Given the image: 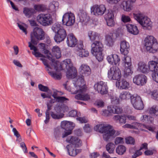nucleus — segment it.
<instances>
[{
  "label": "nucleus",
  "instance_id": "nucleus-1",
  "mask_svg": "<svg viewBox=\"0 0 158 158\" xmlns=\"http://www.w3.org/2000/svg\"><path fill=\"white\" fill-rule=\"evenodd\" d=\"M45 38L44 32L43 30L40 28L36 27L35 28L32 32L31 34V42H29V47L31 50H33L32 54L36 57H44L45 56L39 52H37L38 49L33 44H36L37 40H44Z\"/></svg>",
  "mask_w": 158,
  "mask_h": 158
},
{
  "label": "nucleus",
  "instance_id": "nucleus-2",
  "mask_svg": "<svg viewBox=\"0 0 158 158\" xmlns=\"http://www.w3.org/2000/svg\"><path fill=\"white\" fill-rule=\"evenodd\" d=\"M94 128L96 131L104 133L103 135V139L106 141H108L115 132L112 126L109 125L100 124L96 126Z\"/></svg>",
  "mask_w": 158,
  "mask_h": 158
},
{
  "label": "nucleus",
  "instance_id": "nucleus-3",
  "mask_svg": "<svg viewBox=\"0 0 158 158\" xmlns=\"http://www.w3.org/2000/svg\"><path fill=\"white\" fill-rule=\"evenodd\" d=\"M134 19L143 27L144 29L150 30L152 27V22L147 17H143L140 11L136 12L133 14Z\"/></svg>",
  "mask_w": 158,
  "mask_h": 158
},
{
  "label": "nucleus",
  "instance_id": "nucleus-4",
  "mask_svg": "<svg viewBox=\"0 0 158 158\" xmlns=\"http://www.w3.org/2000/svg\"><path fill=\"white\" fill-rule=\"evenodd\" d=\"M145 46L147 51L155 53L158 49V43L156 40L152 36H148L145 40Z\"/></svg>",
  "mask_w": 158,
  "mask_h": 158
},
{
  "label": "nucleus",
  "instance_id": "nucleus-5",
  "mask_svg": "<svg viewBox=\"0 0 158 158\" xmlns=\"http://www.w3.org/2000/svg\"><path fill=\"white\" fill-rule=\"evenodd\" d=\"M38 22L44 26H48L53 24V20L52 15L49 13L40 14L37 17Z\"/></svg>",
  "mask_w": 158,
  "mask_h": 158
},
{
  "label": "nucleus",
  "instance_id": "nucleus-6",
  "mask_svg": "<svg viewBox=\"0 0 158 158\" xmlns=\"http://www.w3.org/2000/svg\"><path fill=\"white\" fill-rule=\"evenodd\" d=\"M73 88L71 89L70 91L72 94H75L78 93H79L75 96V98L78 100L87 101L90 99V96L87 93H85L87 88L83 87L79 90H76L73 91Z\"/></svg>",
  "mask_w": 158,
  "mask_h": 158
},
{
  "label": "nucleus",
  "instance_id": "nucleus-7",
  "mask_svg": "<svg viewBox=\"0 0 158 158\" xmlns=\"http://www.w3.org/2000/svg\"><path fill=\"white\" fill-rule=\"evenodd\" d=\"M64 63L66 65V67L68 69L67 76L70 78H73L76 77L77 70L76 68L73 66L70 59H67L64 61Z\"/></svg>",
  "mask_w": 158,
  "mask_h": 158
},
{
  "label": "nucleus",
  "instance_id": "nucleus-8",
  "mask_svg": "<svg viewBox=\"0 0 158 158\" xmlns=\"http://www.w3.org/2000/svg\"><path fill=\"white\" fill-rule=\"evenodd\" d=\"M107 110H105L102 111L103 115L106 116H110L111 113L119 114L122 113L123 109L119 106L111 105L108 106Z\"/></svg>",
  "mask_w": 158,
  "mask_h": 158
},
{
  "label": "nucleus",
  "instance_id": "nucleus-9",
  "mask_svg": "<svg viewBox=\"0 0 158 158\" xmlns=\"http://www.w3.org/2000/svg\"><path fill=\"white\" fill-rule=\"evenodd\" d=\"M108 77L112 80H119L121 78L122 75L120 69L116 66L110 68L108 73Z\"/></svg>",
  "mask_w": 158,
  "mask_h": 158
},
{
  "label": "nucleus",
  "instance_id": "nucleus-10",
  "mask_svg": "<svg viewBox=\"0 0 158 158\" xmlns=\"http://www.w3.org/2000/svg\"><path fill=\"white\" fill-rule=\"evenodd\" d=\"M131 102L133 107L136 109L142 110L144 108V104L141 97L137 94L132 95Z\"/></svg>",
  "mask_w": 158,
  "mask_h": 158
},
{
  "label": "nucleus",
  "instance_id": "nucleus-11",
  "mask_svg": "<svg viewBox=\"0 0 158 158\" xmlns=\"http://www.w3.org/2000/svg\"><path fill=\"white\" fill-rule=\"evenodd\" d=\"M80 69V74L81 75L78 76L77 81L82 82L84 81L85 77L88 76L90 74L91 69L89 66L84 64L81 65Z\"/></svg>",
  "mask_w": 158,
  "mask_h": 158
},
{
  "label": "nucleus",
  "instance_id": "nucleus-12",
  "mask_svg": "<svg viewBox=\"0 0 158 158\" xmlns=\"http://www.w3.org/2000/svg\"><path fill=\"white\" fill-rule=\"evenodd\" d=\"M91 10L92 14L95 16L101 15L105 13L106 8L103 5H95L91 7Z\"/></svg>",
  "mask_w": 158,
  "mask_h": 158
},
{
  "label": "nucleus",
  "instance_id": "nucleus-13",
  "mask_svg": "<svg viewBox=\"0 0 158 158\" xmlns=\"http://www.w3.org/2000/svg\"><path fill=\"white\" fill-rule=\"evenodd\" d=\"M63 23L64 25L71 26L75 22V17L73 14L67 13L64 15L62 19Z\"/></svg>",
  "mask_w": 158,
  "mask_h": 158
},
{
  "label": "nucleus",
  "instance_id": "nucleus-14",
  "mask_svg": "<svg viewBox=\"0 0 158 158\" xmlns=\"http://www.w3.org/2000/svg\"><path fill=\"white\" fill-rule=\"evenodd\" d=\"M94 88L98 92L102 95L106 94L108 92V87L106 84L103 81L97 82L94 85Z\"/></svg>",
  "mask_w": 158,
  "mask_h": 158
},
{
  "label": "nucleus",
  "instance_id": "nucleus-15",
  "mask_svg": "<svg viewBox=\"0 0 158 158\" xmlns=\"http://www.w3.org/2000/svg\"><path fill=\"white\" fill-rule=\"evenodd\" d=\"M91 52L93 54H95L97 52H102L103 45L102 43L99 41L93 42L91 45Z\"/></svg>",
  "mask_w": 158,
  "mask_h": 158
},
{
  "label": "nucleus",
  "instance_id": "nucleus-16",
  "mask_svg": "<svg viewBox=\"0 0 158 158\" xmlns=\"http://www.w3.org/2000/svg\"><path fill=\"white\" fill-rule=\"evenodd\" d=\"M147 77L143 74H139L135 76L133 78V82L139 85H143L147 81Z\"/></svg>",
  "mask_w": 158,
  "mask_h": 158
},
{
  "label": "nucleus",
  "instance_id": "nucleus-17",
  "mask_svg": "<svg viewBox=\"0 0 158 158\" xmlns=\"http://www.w3.org/2000/svg\"><path fill=\"white\" fill-rule=\"evenodd\" d=\"M67 36V33L64 29H61L58 32L56 33L54 37L55 41L60 43L64 41Z\"/></svg>",
  "mask_w": 158,
  "mask_h": 158
},
{
  "label": "nucleus",
  "instance_id": "nucleus-18",
  "mask_svg": "<svg viewBox=\"0 0 158 158\" xmlns=\"http://www.w3.org/2000/svg\"><path fill=\"white\" fill-rule=\"evenodd\" d=\"M77 42V39L73 33H70L67 35V43L69 46L75 47Z\"/></svg>",
  "mask_w": 158,
  "mask_h": 158
},
{
  "label": "nucleus",
  "instance_id": "nucleus-19",
  "mask_svg": "<svg viewBox=\"0 0 158 158\" xmlns=\"http://www.w3.org/2000/svg\"><path fill=\"white\" fill-rule=\"evenodd\" d=\"M130 50L129 43L125 40L122 41L120 43V51L121 53L124 55L127 54Z\"/></svg>",
  "mask_w": 158,
  "mask_h": 158
},
{
  "label": "nucleus",
  "instance_id": "nucleus-20",
  "mask_svg": "<svg viewBox=\"0 0 158 158\" xmlns=\"http://www.w3.org/2000/svg\"><path fill=\"white\" fill-rule=\"evenodd\" d=\"M66 141L75 145L76 147H79L81 145V141L77 137L71 136V137H68L66 139Z\"/></svg>",
  "mask_w": 158,
  "mask_h": 158
},
{
  "label": "nucleus",
  "instance_id": "nucleus-21",
  "mask_svg": "<svg viewBox=\"0 0 158 158\" xmlns=\"http://www.w3.org/2000/svg\"><path fill=\"white\" fill-rule=\"evenodd\" d=\"M130 84L125 79L118 80L116 82V85L120 89H128Z\"/></svg>",
  "mask_w": 158,
  "mask_h": 158
},
{
  "label": "nucleus",
  "instance_id": "nucleus-22",
  "mask_svg": "<svg viewBox=\"0 0 158 158\" xmlns=\"http://www.w3.org/2000/svg\"><path fill=\"white\" fill-rule=\"evenodd\" d=\"M136 0H130L127 1H123L122 2L121 6L124 10L129 11L132 7V4L135 2Z\"/></svg>",
  "mask_w": 158,
  "mask_h": 158
},
{
  "label": "nucleus",
  "instance_id": "nucleus-23",
  "mask_svg": "<svg viewBox=\"0 0 158 158\" xmlns=\"http://www.w3.org/2000/svg\"><path fill=\"white\" fill-rule=\"evenodd\" d=\"M148 71L156 72L158 70V59L156 61H150L148 63Z\"/></svg>",
  "mask_w": 158,
  "mask_h": 158
},
{
  "label": "nucleus",
  "instance_id": "nucleus-24",
  "mask_svg": "<svg viewBox=\"0 0 158 158\" xmlns=\"http://www.w3.org/2000/svg\"><path fill=\"white\" fill-rule=\"evenodd\" d=\"M61 126L65 130L72 131L74 127V124L72 122L64 121L61 122Z\"/></svg>",
  "mask_w": 158,
  "mask_h": 158
},
{
  "label": "nucleus",
  "instance_id": "nucleus-25",
  "mask_svg": "<svg viewBox=\"0 0 158 158\" xmlns=\"http://www.w3.org/2000/svg\"><path fill=\"white\" fill-rule=\"evenodd\" d=\"M127 28L128 31L134 35H136L139 32L137 27L135 25L128 24L127 25Z\"/></svg>",
  "mask_w": 158,
  "mask_h": 158
},
{
  "label": "nucleus",
  "instance_id": "nucleus-26",
  "mask_svg": "<svg viewBox=\"0 0 158 158\" xmlns=\"http://www.w3.org/2000/svg\"><path fill=\"white\" fill-rule=\"evenodd\" d=\"M88 35L90 40L93 42L95 41L96 40L99 39L100 36L99 34L95 31H88Z\"/></svg>",
  "mask_w": 158,
  "mask_h": 158
},
{
  "label": "nucleus",
  "instance_id": "nucleus-27",
  "mask_svg": "<svg viewBox=\"0 0 158 158\" xmlns=\"http://www.w3.org/2000/svg\"><path fill=\"white\" fill-rule=\"evenodd\" d=\"M113 119L121 125L124 124L126 123V118L124 115H116L113 117Z\"/></svg>",
  "mask_w": 158,
  "mask_h": 158
},
{
  "label": "nucleus",
  "instance_id": "nucleus-28",
  "mask_svg": "<svg viewBox=\"0 0 158 158\" xmlns=\"http://www.w3.org/2000/svg\"><path fill=\"white\" fill-rule=\"evenodd\" d=\"M52 53L56 59H59L61 56L60 49L57 46L53 47L52 49Z\"/></svg>",
  "mask_w": 158,
  "mask_h": 158
},
{
  "label": "nucleus",
  "instance_id": "nucleus-29",
  "mask_svg": "<svg viewBox=\"0 0 158 158\" xmlns=\"http://www.w3.org/2000/svg\"><path fill=\"white\" fill-rule=\"evenodd\" d=\"M138 69L142 72L144 73L149 72L148 65L144 62H140L138 64Z\"/></svg>",
  "mask_w": 158,
  "mask_h": 158
},
{
  "label": "nucleus",
  "instance_id": "nucleus-30",
  "mask_svg": "<svg viewBox=\"0 0 158 158\" xmlns=\"http://www.w3.org/2000/svg\"><path fill=\"white\" fill-rule=\"evenodd\" d=\"M142 124L140 123L135 122L131 124H126L123 126L124 128H128L131 129H138L141 126Z\"/></svg>",
  "mask_w": 158,
  "mask_h": 158
},
{
  "label": "nucleus",
  "instance_id": "nucleus-31",
  "mask_svg": "<svg viewBox=\"0 0 158 158\" xmlns=\"http://www.w3.org/2000/svg\"><path fill=\"white\" fill-rule=\"evenodd\" d=\"M79 16L80 21L82 23H83L84 24H85L87 22L89 21V17L86 13L81 12L79 14Z\"/></svg>",
  "mask_w": 158,
  "mask_h": 158
},
{
  "label": "nucleus",
  "instance_id": "nucleus-32",
  "mask_svg": "<svg viewBox=\"0 0 158 158\" xmlns=\"http://www.w3.org/2000/svg\"><path fill=\"white\" fill-rule=\"evenodd\" d=\"M35 13V11L33 8L27 7L23 8V13L28 18H30Z\"/></svg>",
  "mask_w": 158,
  "mask_h": 158
},
{
  "label": "nucleus",
  "instance_id": "nucleus-33",
  "mask_svg": "<svg viewBox=\"0 0 158 158\" xmlns=\"http://www.w3.org/2000/svg\"><path fill=\"white\" fill-rule=\"evenodd\" d=\"M112 34L107 35L106 37V44L109 46H113L114 43V39L113 38Z\"/></svg>",
  "mask_w": 158,
  "mask_h": 158
},
{
  "label": "nucleus",
  "instance_id": "nucleus-34",
  "mask_svg": "<svg viewBox=\"0 0 158 158\" xmlns=\"http://www.w3.org/2000/svg\"><path fill=\"white\" fill-rule=\"evenodd\" d=\"M119 98L122 100H127L128 99L132 97V95L131 96V94L127 91H124L122 92L120 94Z\"/></svg>",
  "mask_w": 158,
  "mask_h": 158
},
{
  "label": "nucleus",
  "instance_id": "nucleus-35",
  "mask_svg": "<svg viewBox=\"0 0 158 158\" xmlns=\"http://www.w3.org/2000/svg\"><path fill=\"white\" fill-rule=\"evenodd\" d=\"M33 9L36 11L44 12L46 10L47 7L42 4H35L34 5Z\"/></svg>",
  "mask_w": 158,
  "mask_h": 158
},
{
  "label": "nucleus",
  "instance_id": "nucleus-36",
  "mask_svg": "<svg viewBox=\"0 0 158 158\" xmlns=\"http://www.w3.org/2000/svg\"><path fill=\"white\" fill-rule=\"evenodd\" d=\"M127 148L126 147L123 145H119L116 149V153L119 155H123L126 151Z\"/></svg>",
  "mask_w": 158,
  "mask_h": 158
},
{
  "label": "nucleus",
  "instance_id": "nucleus-37",
  "mask_svg": "<svg viewBox=\"0 0 158 158\" xmlns=\"http://www.w3.org/2000/svg\"><path fill=\"white\" fill-rule=\"evenodd\" d=\"M123 61L125 66H128V67L131 66V59L129 56H127V55H124V57L123 59Z\"/></svg>",
  "mask_w": 158,
  "mask_h": 158
},
{
  "label": "nucleus",
  "instance_id": "nucleus-38",
  "mask_svg": "<svg viewBox=\"0 0 158 158\" xmlns=\"http://www.w3.org/2000/svg\"><path fill=\"white\" fill-rule=\"evenodd\" d=\"M70 146V145H68L66 147L69 155L72 156H76L78 153L77 150L75 148H69Z\"/></svg>",
  "mask_w": 158,
  "mask_h": 158
},
{
  "label": "nucleus",
  "instance_id": "nucleus-39",
  "mask_svg": "<svg viewBox=\"0 0 158 158\" xmlns=\"http://www.w3.org/2000/svg\"><path fill=\"white\" fill-rule=\"evenodd\" d=\"M149 113L151 114H153L154 115L158 116V106L154 105L149 108Z\"/></svg>",
  "mask_w": 158,
  "mask_h": 158
},
{
  "label": "nucleus",
  "instance_id": "nucleus-40",
  "mask_svg": "<svg viewBox=\"0 0 158 158\" xmlns=\"http://www.w3.org/2000/svg\"><path fill=\"white\" fill-rule=\"evenodd\" d=\"M114 148L115 145L114 144L112 143H108L106 146V150L110 154L113 153Z\"/></svg>",
  "mask_w": 158,
  "mask_h": 158
},
{
  "label": "nucleus",
  "instance_id": "nucleus-41",
  "mask_svg": "<svg viewBox=\"0 0 158 158\" xmlns=\"http://www.w3.org/2000/svg\"><path fill=\"white\" fill-rule=\"evenodd\" d=\"M43 51H44V54L47 55V57L49 60H51L52 63L55 62V60L48 50L45 48L44 50H43Z\"/></svg>",
  "mask_w": 158,
  "mask_h": 158
},
{
  "label": "nucleus",
  "instance_id": "nucleus-42",
  "mask_svg": "<svg viewBox=\"0 0 158 158\" xmlns=\"http://www.w3.org/2000/svg\"><path fill=\"white\" fill-rule=\"evenodd\" d=\"M78 54L81 57H87L89 54V52L84 49L78 50Z\"/></svg>",
  "mask_w": 158,
  "mask_h": 158
},
{
  "label": "nucleus",
  "instance_id": "nucleus-43",
  "mask_svg": "<svg viewBox=\"0 0 158 158\" xmlns=\"http://www.w3.org/2000/svg\"><path fill=\"white\" fill-rule=\"evenodd\" d=\"M133 72L131 69V66L128 67V66H125V68L124 69V76L125 77H127L128 76L131 75L132 74Z\"/></svg>",
  "mask_w": 158,
  "mask_h": 158
},
{
  "label": "nucleus",
  "instance_id": "nucleus-44",
  "mask_svg": "<svg viewBox=\"0 0 158 158\" xmlns=\"http://www.w3.org/2000/svg\"><path fill=\"white\" fill-rule=\"evenodd\" d=\"M52 29L56 33L58 32L61 29H64L58 23H56L54 24L52 27Z\"/></svg>",
  "mask_w": 158,
  "mask_h": 158
},
{
  "label": "nucleus",
  "instance_id": "nucleus-45",
  "mask_svg": "<svg viewBox=\"0 0 158 158\" xmlns=\"http://www.w3.org/2000/svg\"><path fill=\"white\" fill-rule=\"evenodd\" d=\"M51 115L53 119H59L63 117L64 114H56L53 112H51Z\"/></svg>",
  "mask_w": 158,
  "mask_h": 158
},
{
  "label": "nucleus",
  "instance_id": "nucleus-46",
  "mask_svg": "<svg viewBox=\"0 0 158 158\" xmlns=\"http://www.w3.org/2000/svg\"><path fill=\"white\" fill-rule=\"evenodd\" d=\"M143 119H142L143 121L146 123L152 122L153 118L150 116L144 115L143 116Z\"/></svg>",
  "mask_w": 158,
  "mask_h": 158
},
{
  "label": "nucleus",
  "instance_id": "nucleus-47",
  "mask_svg": "<svg viewBox=\"0 0 158 158\" xmlns=\"http://www.w3.org/2000/svg\"><path fill=\"white\" fill-rule=\"evenodd\" d=\"M114 18V12L111 10H108V13L105 15L106 19H113Z\"/></svg>",
  "mask_w": 158,
  "mask_h": 158
},
{
  "label": "nucleus",
  "instance_id": "nucleus-48",
  "mask_svg": "<svg viewBox=\"0 0 158 158\" xmlns=\"http://www.w3.org/2000/svg\"><path fill=\"white\" fill-rule=\"evenodd\" d=\"M13 131L14 133V135L17 137L16 141H18L19 142H21L22 140L21 136L16 129L15 128H13Z\"/></svg>",
  "mask_w": 158,
  "mask_h": 158
},
{
  "label": "nucleus",
  "instance_id": "nucleus-49",
  "mask_svg": "<svg viewBox=\"0 0 158 158\" xmlns=\"http://www.w3.org/2000/svg\"><path fill=\"white\" fill-rule=\"evenodd\" d=\"M49 73L52 77L55 79L60 80L61 78V75L60 74L52 72H50Z\"/></svg>",
  "mask_w": 158,
  "mask_h": 158
},
{
  "label": "nucleus",
  "instance_id": "nucleus-50",
  "mask_svg": "<svg viewBox=\"0 0 158 158\" xmlns=\"http://www.w3.org/2000/svg\"><path fill=\"white\" fill-rule=\"evenodd\" d=\"M102 52H97L95 54H93L96 56V58L99 61H101L103 60V56L102 55Z\"/></svg>",
  "mask_w": 158,
  "mask_h": 158
},
{
  "label": "nucleus",
  "instance_id": "nucleus-51",
  "mask_svg": "<svg viewBox=\"0 0 158 158\" xmlns=\"http://www.w3.org/2000/svg\"><path fill=\"white\" fill-rule=\"evenodd\" d=\"M126 142L127 144H134L135 143L134 139L131 137L129 136L125 139Z\"/></svg>",
  "mask_w": 158,
  "mask_h": 158
},
{
  "label": "nucleus",
  "instance_id": "nucleus-52",
  "mask_svg": "<svg viewBox=\"0 0 158 158\" xmlns=\"http://www.w3.org/2000/svg\"><path fill=\"white\" fill-rule=\"evenodd\" d=\"M69 100L68 98L63 96H58L57 99L56 100V102L60 103L66 102L67 101Z\"/></svg>",
  "mask_w": 158,
  "mask_h": 158
},
{
  "label": "nucleus",
  "instance_id": "nucleus-53",
  "mask_svg": "<svg viewBox=\"0 0 158 158\" xmlns=\"http://www.w3.org/2000/svg\"><path fill=\"white\" fill-rule=\"evenodd\" d=\"M124 143V139L121 137H116L114 141V143L116 145L119 144H123Z\"/></svg>",
  "mask_w": 158,
  "mask_h": 158
},
{
  "label": "nucleus",
  "instance_id": "nucleus-54",
  "mask_svg": "<svg viewBox=\"0 0 158 158\" xmlns=\"http://www.w3.org/2000/svg\"><path fill=\"white\" fill-rule=\"evenodd\" d=\"M151 96L152 98L158 101V90H154L151 92Z\"/></svg>",
  "mask_w": 158,
  "mask_h": 158
},
{
  "label": "nucleus",
  "instance_id": "nucleus-55",
  "mask_svg": "<svg viewBox=\"0 0 158 158\" xmlns=\"http://www.w3.org/2000/svg\"><path fill=\"white\" fill-rule=\"evenodd\" d=\"M114 65H117L119 64V63L120 61V59L118 56L116 54H114Z\"/></svg>",
  "mask_w": 158,
  "mask_h": 158
},
{
  "label": "nucleus",
  "instance_id": "nucleus-56",
  "mask_svg": "<svg viewBox=\"0 0 158 158\" xmlns=\"http://www.w3.org/2000/svg\"><path fill=\"white\" fill-rule=\"evenodd\" d=\"M114 19H106L107 25L110 27H113L115 25V23L113 20Z\"/></svg>",
  "mask_w": 158,
  "mask_h": 158
},
{
  "label": "nucleus",
  "instance_id": "nucleus-57",
  "mask_svg": "<svg viewBox=\"0 0 158 158\" xmlns=\"http://www.w3.org/2000/svg\"><path fill=\"white\" fill-rule=\"evenodd\" d=\"M38 88L40 90L44 92H47L49 90L48 87L44 86L41 84L38 85Z\"/></svg>",
  "mask_w": 158,
  "mask_h": 158
},
{
  "label": "nucleus",
  "instance_id": "nucleus-58",
  "mask_svg": "<svg viewBox=\"0 0 158 158\" xmlns=\"http://www.w3.org/2000/svg\"><path fill=\"white\" fill-rule=\"evenodd\" d=\"M122 20L123 22L126 23L130 21L131 20V19L128 16L123 15L122 17Z\"/></svg>",
  "mask_w": 158,
  "mask_h": 158
},
{
  "label": "nucleus",
  "instance_id": "nucleus-59",
  "mask_svg": "<svg viewBox=\"0 0 158 158\" xmlns=\"http://www.w3.org/2000/svg\"><path fill=\"white\" fill-rule=\"evenodd\" d=\"M18 26L20 29L21 30L25 35H27V28L24 27L23 25L19 23H18Z\"/></svg>",
  "mask_w": 158,
  "mask_h": 158
},
{
  "label": "nucleus",
  "instance_id": "nucleus-60",
  "mask_svg": "<svg viewBox=\"0 0 158 158\" xmlns=\"http://www.w3.org/2000/svg\"><path fill=\"white\" fill-rule=\"evenodd\" d=\"M114 54L108 56L107 57L108 62L110 64H113L114 62Z\"/></svg>",
  "mask_w": 158,
  "mask_h": 158
},
{
  "label": "nucleus",
  "instance_id": "nucleus-61",
  "mask_svg": "<svg viewBox=\"0 0 158 158\" xmlns=\"http://www.w3.org/2000/svg\"><path fill=\"white\" fill-rule=\"evenodd\" d=\"M20 146L22 148L24 153H26L28 152L27 148L24 142H22L20 143Z\"/></svg>",
  "mask_w": 158,
  "mask_h": 158
},
{
  "label": "nucleus",
  "instance_id": "nucleus-62",
  "mask_svg": "<svg viewBox=\"0 0 158 158\" xmlns=\"http://www.w3.org/2000/svg\"><path fill=\"white\" fill-rule=\"evenodd\" d=\"M111 99L112 103L117 104L119 103V99L118 98L112 96L111 97Z\"/></svg>",
  "mask_w": 158,
  "mask_h": 158
},
{
  "label": "nucleus",
  "instance_id": "nucleus-63",
  "mask_svg": "<svg viewBox=\"0 0 158 158\" xmlns=\"http://www.w3.org/2000/svg\"><path fill=\"white\" fill-rule=\"evenodd\" d=\"M152 77L153 80L158 83V72L153 73Z\"/></svg>",
  "mask_w": 158,
  "mask_h": 158
},
{
  "label": "nucleus",
  "instance_id": "nucleus-64",
  "mask_svg": "<svg viewBox=\"0 0 158 158\" xmlns=\"http://www.w3.org/2000/svg\"><path fill=\"white\" fill-rule=\"evenodd\" d=\"M77 119L81 123H85L88 122V120L85 117L77 118Z\"/></svg>",
  "mask_w": 158,
  "mask_h": 158
}]
</instances>
